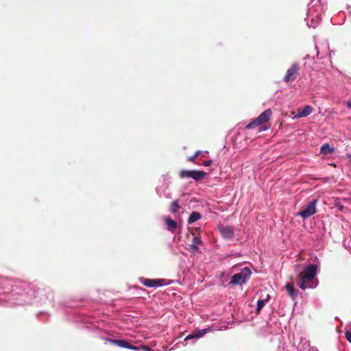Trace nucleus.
<instances>
[{"label": "nucleus", "instance_id": "1", "mask_svg": "<svg viewBox=\"0 0 351 351\" xmlns=\"http://www.w3.org/2000/svg\"><path fill=\"white\" fill-rule=\"evenodd\" d=\"M317 273V266L314 264L308 265L299 274L298 285L302 290L313 289L316 287L317 282L315 280Z\"/></svg>", "mask_w": 351, "mask_h": 351}, {"label": "nucleus", "instance_id": "2", "mask_svg": "<svg viewBox=\"0 0 351 351\" xmlns=\"http://www.w3.org/2000/svg\"><path fill=\"white\" fill-rule=\"evenodd\" d=\"M251 271L249 268L245 267L239 273L235 274L232 276L230 284L232 285L244 284L246 280L250 277Z\"/></svg>", "mask_w": 351, "mask_h": 351}, {"label": "nucleus", "instance_id": "3", "mask_svg": "<svg viewBox=\"0 0 351 351\" xmlns=\"http://www.w3.org/2000/svg\"><path fill=\"white\" fill-rule=\"evenodd\" d=\"M206 175L204 171L197 170H181L179 173L180 178H193L195 181L203 180Z\"/></svg>", "mask_w": 351, "mask_h": 351}, {"label": "nucleus", "instance_id": "4", "mask_svg": "<svg viewBox=\"0 0 351 351\" xmlns=\"http://www.w3.org/2000/svg\"><path fill=\"white\" fill-rule=\"evenodd\" d=\"M271 115V110L270 109H267L263 112H262L253 121H252L249 124H247L246 126V128L252 129L255 127L260 126L265 123H267L269 121Z\"/></svg>", "mask_w": 351, "mask_h": 351}, {"label": "nucleus", "instance_id": "5", "mask_svg": "<svg viewBox=\"0 0 351 351\" xmlns=\"http://www.w3.org/2000/svg\"><path fill=\"white\" fill-rule=\"evenodd\" d=\"M107 341L111 343L112 344L116 345L121 348H128L131 350L142 349L145 351H154L152 349L145 346H143L141 347L133 346L129 341L123 339L114 340L111 339H107Z\"/></svg>", "mask_w": 351, "mask_h": 351}, {"label": "nucleus", "instance_id": "6", "mask_svg": "<svg viewBox=\"0 0 351 351\" xmlns=\"http://www.w3.org/2000/svg\"><path fill=\"white\" fill-rule=\"evenodd\" d=\"M300 65L298 63H293L287 71L285 75L283 77V81L285 83L294 81L299 73Z\"/></svg>", "mask_w": 351, "mask_h": 351}, {"label": "nucleus", "instance_id": "7", "mask_svg": "<svg viewBox=\"0 0 351 351\" xmlns=\"http://www.w3.org/2000/svg\"><path fill=\"white\" fill-rule=\"evenodd\" d=\"M317 202V199L311 202L298 215L304 219L310 217L316 213Z\"/></svg>", "mask_w": 351, "mask_h": 351}, {"label": "nucleus", "instance_id": "8", "mask_svg": "<svg viewBox=\"0 0 351 351\" xmlns=\"http://www.w3.org/2000/svg\"><path fill=\"white\" fill-rule=\"evenodd\" d=\"M139 281L147 287H158L164 285L165 280L141 278Z\"/></svg>", "mask_w": 351, "mask_h": 351}, {"label": "nucleus", "instance_id": "9", "mask_svg": "<svg viewBox=\"0 0 351 351\" xmlns=\"http://www.w3.org/2000/svg\"><path fill=\"white\" fill-rule=\"evenodd\" d=\"M221 235L226 239H230L234 237V228L230 226H222L219 229Z\"/></svg>", "mask_w": 351, "mask_h": 351}, {"label": "nucleus", "instance_id": "10", "mask_svg": "<svg viewBox=\"0 0 351 351\" xmlns=\"http://www.w3.org/2000/svg\"><path fill=\"white\" fill-rule=\"evenodd\" d=\"M210 330L209 328H205L202 330H197L194 331L193 332L191 333L190 335H187L185 338V341L193 339V338H200L203 337L205 334L208 332V331Z\"/></svg>", "mask_w": 351, "mask_h": 351}, {"label": "nucleus", "instance_id": "11", "mask_svg": "<svg viewBox=\"0 0 351 351\" xmlns=\"http://www.w3.org/2000/svg\"><path fill=\"white\" fill-rule=\"evenodd\" d=\"M167 229L170 232H174L178 228V223L169 217L165 218Z\"/></svg>", "mask_w": 351, "mask_h": 351}, {"label": "nucleus", "instance_id": "12", "mask_svg": "<svg viewBox=\"0 0 351 351\" xmlns=\"http://www.w3.org/2000/svg\"><path fill=\"white\" fill-rule=\"evenodd\" d=\"M285 287L291 298L293 300L295 299L298 295V291L295 289L293 283H287Z\"/></svg>", "mask_w": 351, "mask_h": 351}, {"label": "nucleus", "instance_id": "13", "mask_svg": "<svg viewBox=\"0 0 351 351\" xmlns=\"http://www.w3.org/2000/svg\"><path fill=\"white\" fill-rule=\"evenodd\" d=\"M313 112V108L308 105L306 106L302 110H298L295 116L297 118L306 117Z\"/></svg>", "mask_w": 351, "mask_h": 351}, {"label": "nucleus", "instance_id": "14", "mask_svg": "<svg viewBox=\"0 0 351 351\" xmlns=\"http://www.w3.org/2000/svg\"><path fill=\"white\" fill-rule=\"evenodd\" d=\"M202 243L201 237L199 236H195L193 239L192 244L190 245L191 252H197L198 250V245Z\"/></svg>", "mask_w": 351, "mask_h": 351}, {"label": "nucleus", "instance_id": "15", "mask_svg": "<svg viewBox=\"0 0 351 351\" xmlns=\"http://www.w3.org/2000/svg\"><path fill=\"white\" fill-rule=\"evenodd\" d=\"M180 208V206L178 199L173 201L169 206V211L173 215H176Z\"/></svg>", "mask_w": 351, "mask_h": 351}, {"label": "nucleus", "instance_id": "16", "mask_svg": "<svg viewBox=\"0 0 351 351\" xmlns=\"http://www.w3.org/2000/svg\"><path fill=\"white\" fill-rule=\"evenodd\" d=\"M202 217V215L198 212H193L189 219H188V223L191 224L197 220L200 219Z\"/></svg>", "mask_w": 351, "mask_h": 351}, {"label": "nucleus", "instance_id": "17", "mask_svg": "<svg viewBox=\"0 0 351 351\" xmlns=\"http://www.w3.org/2000/svg\"><path fill=\"white\" fill-rule=\"evenodd\" d=\"M333 148L330 147L329 145L327 143L322 145L320 148V152L324 155L330 154L333 152Z\"/></svg>", "mask_w": 351, "mask_h": 351}, {"label": "nucleus", "instance_id": "18", "mask_svg": "<svg viewBox=\"0 0 351 351\" xmlns=\"http://www.w3.org/2000/svg\"><path fill=\"white\" fill-rule=\"evenodd\" d=\"M267 300H268V298L267 299L258 300L257 307H256V310L257 314H258L260 313V311L263 308V306H265V304L266 302H267Z\"/></svg>", "mask_w": 351, "mask_h": 351}, {"label": "nucleus", "instance_id": "19", "mask_svg": "<svg viewBox=\"0 0 351 351\" xmlns=\"http://www.w3.org/2000/svg\"><path fill=\"white\" fill-rule=\"evenodd\" d=\"M201 151H197L193 156H189L187 158V161L189 162H194L195 160L201 155Z\"/></svg>", "mask_w": 351, "mask_h": 351}, {"label": "nucleus", "instance_id": "20", "mask_svg": "<svg viewBox=\"0 0 351 351\" xmlns=\"http://www.w3.org/2000/svg\"><path fill=\"white\" fill-rule=\"evenodd\" d=\"M345 337L346 339L351 343V331H346L345 332Z\"/></svg>", "mask_w": 351, "mask_h": 351}, {"label": "nucleus", "instance_id": "21", "mask_svg": "<svg viewBox=\"0 0 351 351\" xmlns=\"http://www.w3.org/2000/svg\"><path fill=\"white\" fill-rule=\"evenodd\" d=\"M212 164V160H206L204 162V165L206 167H209Z\"/></svg>", "mask_w": 351, "mask_h": 351}, {"label": "nucleus", "instance_id": "22", "mask_svg": "<svg viewBox=\"0 0 351 351\" xmlns=\"http://www.w3.org/2000/svg\"><path fill=\"white\" fill-rule=\"evenodd\" d=\"M346 106H348V108L351 109V101H348L346 102Z\"/></svg>", "mask_w": 351, "mask_h": 351}, {"label": "nucleus", "instance_id": "23", "mask_svg": "<svg viewBox=\"0 0 351 351\" xmlns=\"http://www.w3.org/2000/svg\"><path fill=\"white\" fill-rule=\"evenodd\" d=\"M347 158H348V160L350 162H351V154H347Z\"/></svg>", "mask_w": 351, "mask_h": 351}, {"label": "nucleus", "instance_id": "24", "mask_svg": "<svg viewBox=\"0 0 351 351\" xmlns=\"http://www.w3.org/2000/svg\"><path fill=\"white\" fill-rule=\"evenodd\" d=\"M339 210H343V206H339Z\"/></svg>", "mask_w": 351, "mask_h": 351}, {"label": "nucleus", "instance_id": "25", "mask_svg": "<svg viewBox=\"0 0 351 351\" xmlns=\"http://www.w3.org/2000/svg\"><path fill=\"white\" fill-rule=\"evenodd\" d=\"M265 129H266V128H265V127H264L263 128H261L260 129V131L265 130Z\"/></svg>", "mask_w": 351, "mask_h": 351}]
</instances>
